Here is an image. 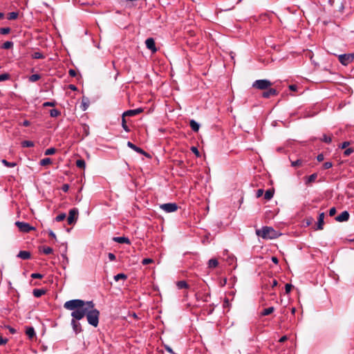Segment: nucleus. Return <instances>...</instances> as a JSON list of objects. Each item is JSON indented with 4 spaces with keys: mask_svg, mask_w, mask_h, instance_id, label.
<instances>
[{
    "mask_svg": "<svg viewBox=\"0 0 354 354\" xmlns=\"http://www.w3.org/2000/svg\"><path fill=\"white\" fill-rule=\"evenodd\" d=\"M92 301H85L82 299H72L64 303V307L72 310L71 316L78 320L86 317L88 323L94 327L99 324L100 311L94 308Z\"/></svg>",
    "mask_w": 354,
    "mask_h": 354,
    "instance_id": "obj_1",
    "label": "nucleus"
},
{
    "mask_svg": "<svg viewBox=\"0 0 354 354\" xmlns=\"http://www.w3.org/2000/svg\"><path fill=\"white\" fill-rule=\"evenodd\" d=\"M256 234L263 239H274L278 238L281 234L272 227L263 226L261 229L256 230Z\"/></svg>",
    "mask_w": 354,
    "mask_h": 354,
    "instance_id": "obj_2",
    "label": "nucleus"
},
{
    "mask_svg": "<svg viewBox=\"0 0 354 354\" xmlns=\"http://www.w3.org/2000/svg\"><path fill=\"white\" fill-rule=\"evenodd\" d=\"M272 83L268 80H257L252 83V88L258 90H267L271 86Z\"/></svg>",
    "mask_w": 354,
    "mask_h": 354,
    "instance_id": "obj_3",
    "label": "nucleus"
},
{
    "mask_svg": "<svg viewBox=\"0 0 354 354\" xmlns=\"http://www.w3.org/2000/svg\"><path fill=\"white\" fill-rule=\"evenodd\" d=\"M160 208L167 213H171L177 211L178 206L176 203H168L160 205Z\"/></svg>",
    "mask_w": 354,
    "mask_h": 354,
    "instance_id": "obj_4",
    "label": "nucleus"
},
{
    "mask_svg": "<svg viewBox=\"0 0 354 354\" xmlns=\"http://www.w3.org/2000/svg\"><path fill=\"white\" fill-rule=\"evenodd\" d=\"M79 211L77 208H72L69 210L67 222L68 225L74 224L78 218Z\"/></svg>",
    "mask_w": 354,
    "mask_h": 354,
    "instance_id": "obj_5",
    "label": "nucleus"
},
{
    "mask_svg": "<svg viewBox=\"0 0 354 354\" xmlns=\"http://www.w3.org/2000/svg\"><path fill=\"white\" fill-rule=\"evenodd\" d=\"M339 62L344 66H347L354 59V54H342L338 57Z\"/></svg>",
    "mask_w": 354,
    "mask_h": 354,
    "instance_id": "obj_6",
    "label": "nucleus"
},
{
    "mask_svg": "<svg viewBox=\"0 0 354 354\" xmlns=\"http://www.w3.org/2000/svg\"><path fill=\"white\" fill-rule=\"evenodd\" d=\"M15 225L17 226L19 230L22 232H29L31 230H34L35 227L31 226L29 223L21 221H17Z\"/></svg>",
    "mask_w": 354,
    "mask_h": 354,
    "instance_id": "obj_7",
    "label": "nucleus"
},
{
    "mask_svg": "<svg viewBox=\"0 0 354 354\" xmlns=\"http://www.w3.org/2000/svg\"><path fill=\"white\" fill-rule=\"evenodd\" d=\"M147 48L150 50L152 53H156L157 48L156 47L155 41L153 38H148L145 41Z\"/></svg>",
    "mask_w": 354,
    "mask_h": 354,
    "instance_id": "obj_8",
    "label": "nucleus"
},
{
    "mask_svg": "<svg viewBox=\"0 0 354 354\" xmlns=\"http://www.w3.org/2000/svg\"><path fill=\"white\" fill-rule=\"evenodd\" d=\"M264 91L262 93V97L264 98H269L271 96H275L278 94V91L273 88H269L267 90H263Z\"/></svg>",
    "mask_w": 354,
    "mask_h": 354,
    "instance_id": "obj_9",
    "label": "nucleus"
},
{
    "mask_svg": "<svg viewBox=\"0 0 354 354\" xmlns=\"http://www.w3.org/2000/svg\"><path fill=\"white\" fill-rule=\"evenodd\" d=\"M127 146L132 149L133 150H134L135 151H136L137 153H140V154H142L147 157H149V154L145 151L142 149L137 147L136 145H135L134 144H133L131 142L129 141L127 142Z\"/></svg>",
    "mask_w": 354,
    "mask_h": 354,
    "instance_id": "obj_10",
    "label": "nucleus"
},
{
    "mask_svg": "<svg viewBox=\"0 0 354 354\" xmlns=\"http://www.w3.org/2000/svg\"><path fill=\"white\" fill-rule=\"evenodd\" d=\"M77 321H78V319H76L73 317L71 320V325H72L73 329L76 334L80 333L82 330L81 324Z\"/></svg>",
    "mask_w": 354,
    "mask_h": 354,
    "instance_id": "obj_11",
    "label": "nucleus"
},
{
    "mask_svg": "<svg viewBox=\"0 0 354 354\" xmlns=\"http://www.w3.org/2000/svg\"><path fill=\"white\" fill-rule=\"evenodd\" d=\"M142 112V109L140 108H138V109H136L128 110V111L124 112L122 114H123V116L132 117V116L137 115Z\"/></svg>",
    "mask_w": 354,
    "mask_h": 354,
    "instance_id": "obj_12",
    "label": "nucleus"
},
{
    "mask_svg": "<svg viewBox=\"0 0 354 354\" xmlns=\"http://www.w3.org/2000/svg\"><path fill=\"white\" fill-rule=\"evenodd\" d=\"M349 213L347 211H344L335 218V220L337 222H344L347 221L349 219Z\"/></svg>",
    "mask_w": 354,
    "mask_h": 354,
    "instance_id": "obj_13",
    "label": "nucleus"
},
{
    "mask_svg": "<svg viewBox=\"0 0 354 354\" xmlns=\"http://www.w3.org/2000/svg\"><path fill=\"white\" fill-rule=\"evenodd\" d=\"M113 241L118 243L131 244V241L129 238L125 236H115L113 238Z\"/></svg>",
    "mask_w": 354,
    "mask_h": 354,
    "instance_id": "obj_14",
    "label": "nucleus"
},
{
    "mask_svg": "<svg viewBox=\"0 0 354 354\" xmlns=\"http://www.w3.org/2000/svg\"><path fill=\"white\" fill-rule=\"evenodd\" d=\"M324 216H325V214L324 212H322L319 214L317 230H321L323 229V226L324 224Z\"/></svg>",
    "mask_w": 354,
    "mask_h": 354,
    "instance_id": "obj_15",
    "label": "nucleus"
},
{
    "mask_svg": "<svg viewBox=\"0 0 354 354\" xmlns=\"http://www.w3.org/2000/svg\"><path fill=\"white\" fill-rule=\"evenodd\" d=\"M317 178V173H314V174L310 175L309 176L306 178L305 184L308 185L310 183H314L316 180Z\"/></svg>",
    "mask_w": 354,
    "mask_h": 354,
    "instance_id": "obj_16",
    "label": "nucleus"
},
{
    "mask_svg": "<svg viewBox=\"0 0 354 354\" xmlns=\"http://www.w3.org/2000/svg\"><path fill=\"white\" fill-rule=\"evenodd\" d=\"M17 257L22 259L27 260L30 258V253L28 251L22 250L19 252Z\"/></svg>",
    "mask_w": 354,
    "mask_h": 354,
    "instance_id": "obj_17",
    "label": "nucleus"
},
{
    "mask_svg": "<svg viewBox=\"0 0 354 354\" xmlns=\"http://www.w3.org/2000/svg\"><path fill=\"white\" fill-rule=\"evenodd\" d=\"M189 126L192 131L194 132H198L199 130L200 125L199 124L196 122L194 120H191L189 122Z\"/></svg>",
    "mask_w": 354,
    "mask_h": 354,
    "instance_id": "obj_18",
    "label": "nucleus"
},
{
    "mask_svg": "<svg viewBox=\"0 0 354 354\" xmlns=\"http://www.w3.org/2000/svg\"><path fill=\"white\" fill-rule=\"evenodd\" d=\"M274 310V307H269V308H265L263 310V311L261 313V316H267V315H270L271 313H272Z\"/></svg>",
    "mask_w": 354,
    "mask_h": 354,
    "instance_id": "obj_19",
    "label": "nucleus"
},
{
    "mask_svg": "<svg viewBox=\"0 0 354 354\" xmlns=\"http://www.w3.org/2000/svg\"><path fill=\"white\" fill-rule=\"evenodd\" d=\"M218 261L216 259H211L208 261V268H215L218 266Z\"/></svg>",
    "mask_w": 354,
    "mask_h": 354,
    "instance_id": "obj_20",
    "label": "nucleus"
},
{
    "mask_svg": "<svg viewBox=\"0 0 354 354\" xmlns=\"http://www.w3.org/2000/svg\"><path fill=\"white\" fill-rule=\"evenodd\" d=\"M26 334L30 337L32 338L35 336V331L33 327H28L26 330Z\"/></svg>",
    "mask_w": 354,
    "mask_h": 354,
    "instance_id": "obj_21",
    "label": "nucleus"
},
{
    "mask_svg": "<svg viewBox=\"0 0 354 354\" xmlns=\"http://www.w3.org/2000/svg\"><path fill=\"white\" fill-rule=\"evenodd\" d=\"M46 291L43 289H34L32 294L35 297H40L44 295Z\"/></svg>",
    "mask_w": 354,
    "mask_h": 354,
    "instance_id": "obj_22",
    "label": "nucleus"
},
{
    "mask_svg": "<svg viewBox=\"0 0 354 354\" xmlns=\"http://www.w3.org/2000/svg\"><path fill=\"white\" fill-rule=\"evenodd\" d=\"M274 195V191L272 189H268L266 191L264 194V198L267 201L270 200Z\"/></svg>",
    "mask_w": 354,
    "mask_h": 354,
    "instance_id": "obj_23",
    "label": "nucleus"
},
{
    "mask_svg": "<svg viewBox=\"0 0 354 354\" xmlns=\"http://www.w3.org/2000/svg\"><path fill=\"white\" fill-rule=\"evenodd\" d=\"M40 251H41L45 254H50L53 253V250L50 247L43 246L40 248Z\"/></svg>",
    "mask_w": 354,
    "mask_h": 354,
    "instance_id": "obj_24",
    "label": "nucleus"
},
{
    "mask_svg": "<svg viewBox=\"0 0 354 354\" xmlns=\"http://www.w3.org/2000/svg\"><path fill=\"white\" fill-rule=\"evenodd\" d=\"M176 286H177V287L179 289H183V288H189V285L187 284V283L185 281H178L177 283H176Z\"/></svg>",
    "mask_w": 354,
    "mask_h": 354,
    "instance_id": "obj_25",
    "label": "nucleus"
},
{
    "mask_svg": "<svg viewBox=\"0 0 354 354\" xmlns=\"http://www.w3.org/2000/svg\"><path fill=\"white\" fill-rule=\"evenodd\" d=\"M18 16H19L18 12H11L8 14L7 19L8 20H15V19H17Z\"/></svg>",
    "mask_w": 354,
    "mask_h": 354,
    "instance_id": "obj_26",
    "label": "nucleus"
},
{
    "mask_svg": "<svg viewBox=\"0 0 354 354\" xmlns=\"http://www.w3.org/2000/svg\"><path fill=\"white\" fill-rule=\"evenodd\" d=\"M22 147H34V142L30 140H24L21 143Z\"/></svg>",
    "mask_w": 354,
    "mask_h": 354,
    "instance_id": "obj_27",
    "label": "nucleus"
},
{
    "mask_svg": "<svg viewBox=\"0 0 354 354\" xmlns=\"http://www.w3.org/2000/svg\"><path fill=\"white\" fill-rule=\"evenodd\" d=\"M125 117L126 116H123V115H122V128L124 129V130L125 131L129 132L130 129H129V127L127 124V120L125 119Z\"/></svg>",
    "mask_w": 354,
    "mask_h": 354,
    "instance_id": "obj_28",
    "label": "nucleus"
},
{
    "mask_svg": "<svg viewBox=\"0 0 354 354\" xmlns=\"http://www.w3.org/2000/svg\"><path fill=\"white\" fill-rule=\"evenodd\" d=\"M51 163H52V160L50 158H46L41 159L39 162L41 166H46Z\"/></svg>",
    "mask_w": 354,
    "mask_h": 354,
    "instance_id": "obj_29",
    "label": "nucleus"
},
{
    "mask_svg": "<svg viewBox=\"0 0 354 354\" xmlns=\"http://www.w3.org/2000/svg\"><path fill=\"white\" fill-rule=\"evenodd\" d=\"M76 166L78 168L84 169L85 166H86V162H85L84 160H83V159H78V160H77V161H76Z\"/></svg>",
    "mask_w": 354,
    "mask_h": 354,
    "instance_id": "obj_30",
    "label": "nucleus"
},
{
    "mask_svg": "<svg viewBox=\"0 0 354 354\" xmlns=\"http://www.w3.org/2000/svg\"><path fill=\"white\" fill-rule=\"evenodd\" d=\"M88 105H89L88 100L87 99H86V100L83 99L80 107L82 111H86L88 109Z\"/></svg>",
    "mask_w": 354,
    "mask_h": 354,
    "instance_id": "obj_31",
    "label": "nucleus"
},
{
    "mask_svg": "<svg viewBox=\"0 0 354 354\" xmlns=\"http://www.w3.org/2000/svg\"><path fill=\"white\" fill-rule=\"evenodd\" d=\"M12 46H13V42L7 41L3 44V45L1 46V48L10 49V48H12Z\"/></svg>",
    "mask_w": 354,
    "mask_h": 354,
    "instance_id": "obj_32",
    "label": "nucleus"
},
{
    "mask_svg": "<svg viewBox=\"0 0 354 354\" xmlns=\"http://www.w3.org/2000/svg\"><path fill=\"white\" fill-rule=\"evenodd\" d=\"M1 162L6 166V167H14L17 165L16 162H8L5 159H3L1 160Z\"/></svg>",
    "mask_w": 354,
    "mask_h": 354,
    "instance_id": "obj_33",
    "label": "nucleus"
},
{
    "mask_svg": "<svg viewBox=\"0 0 354 354\" xmlns=\"http://www.w3.org/2000/svg\"><path fill=\"white\" fill-rule=\"evenodd\" d=\"M60 114L61 112L58 109H54L50 111V115L53 118L58 117Z\"/></svg>",
    "mask_w": 354,
    "mask_h": 354,
    "instance_id": "obj_34",
    "label": "nucleus"
},
{
    "mask_svg": "<svg viewBox=\"0 0 354 354\" xmlns=\"http://www.w3.org/2000/svg\"><path fill=\"white\" fill-rule=\"evenodd\" d=\"M41 78L40 75L39 74H33L29 77V81L31 82H35L39 80Z\"/></svg>",
    "mask_w": 354,
    "mask_h": 354,
    "instance_id": "obj_35",
    "label": "nucleus"
},
{
    "mask_svg": "<svg viewBox=\"0 0 354 354\" xmlns=\"http://www.w3.org/2000/svg\"><path fill=\"white\" fill-rule=\"evenodd\" d=\"M302 165H303V161L300 159H298L295 161L291 162V165L294 167H299L302 166Z\"/></svg>",
    "mask_w": 354,
    "mask_h": 354,
    "instance_id": "obj_36",
    "label": "nucleus"
},
{
    "mask_svg": "<svg viewBox=\"0 0 354 354\" xmlns=\"http://www.w3.org/2000/svg\"><path fill=\"white\" fill-rule=\"evenodd\" d=\"M127 276L125 274L120 273L114 276L115 281H118L120 279H126Z\"/></svg>",
    "mask_w": 354,
    "mask_h": 354,
    "instance_id": "obj_37",
    "label": "nucleus"
},
{
    "mask_svg": "<svg viewBox=\"0 0 354 354\" xmlns=\"http://www.w3.org/2000/svg\"><path fill=\"white\" fill-rule=\"evenodd\" d=\"M66 217V215L65 213H61L59 214V215H57L55 220L57 221V222H60V221H64Z\"/></svg>",
    "mask_w": 354,
    "mask_h": 354,
    "instance_id": "obj_38",
    "label": "nucleus"
},
{
    "mask_svg": "<svg viewBox=\"0 0 354 354\" xmlns=\"http://www.w3.org/2000/svg\"><path fill=\"white\" fill-rule=\"evenodd\" d=\"M11 32V28L9 27L1 28H0V34L1 35H8Z\"/></svg>",
    "mask_w": 354,
    "mask_h": 354,
    "instance_id": "obj_39",
    "label": "nucleus"
},
{
    "mask_svg": "<svg viewBox=\"0 0 354 354\" xmlns=\"http://www.w3.org/2000/svg\"><path fill=\"white\" fill-rule=\"evenodd\" d=\"M32 57L33 59H44V55L41 53H40V52H35L32 55Z\"/></svg>",
    "mask_w": 354,
    "mask_h": 354,
    "instance_id": "obj_40",
    "label": "nucleus"
},
{
    "mask_svg": "<svg viewBox=\"0 0 354 354\" xmlns=\"http://www.w3.org/2000/svg\"><path fill=\"white\" fill-rule=\"evenodd\" d=\"M55 152H56V149L54 147H50V148L47 149L45 151L44 154L46 156H50V155L54 154Z\"/></svg>",
    "mask_w": 354,
    "mask_h": 354,
    "instance_id": "obj_41",
    "label": "nucleus"
},
{
    "mask_svg": "<svg viewBox=\"0 0 354 354\" xmlns=\"http://www.w3.org/2000/svg\"><path fill=\"white\" fill-rule=\"evenodd\" d=\"M322 141L326 143H330L332 141L331 136H328L326 134L323 135V138L321 139Z\"/></svg>",
    "mask_w": 354,
    "mask_h": 354,
    "instance_id": "obj_42",
    "label": "nucleus"
},
{
    "mask_svg": "<svg viewBox=\"0 0 354 354\" xmlns=\"http://www.w3.org/2000/svg\"><path fill=\"white\" fill-rule=\"evenodd\" d=\"M10 75L8 73H3L0 75V82L9 80Z\"/></svg>",
    "mask_w": 354,
    "mask_h": 354,
    "instance_id": "obj_43",
    "label": "nucleus"
},
{
    "mask_svg": "<svg viewBox=\"0 0 354 354\" xmlns=\"http://www.w3.org/2000/svg\"><path fill=\"white\" fill-rule=\"evenodd\" d=\"M353 151L354 149L353 148L346 149V150L344 151V156L346 157L349 156Z\"/></svg>",
    "mask_w": 354,
    "mask_h": 354,
    "instance_id": "obj_44",
    "label": "nucleus"
},
{
    "mask_svg": "<svg viewBox=\"0 0 354 354\" xmlns=\"http://www.w3.org/2000/svg\"><path fill=\"white\" fill-rule=\"evenodd\" d=\"M322 167L324 169H328L333 167V163L331 162H326L323 164Z\"/></svg>",
    "mask_w": 354,
    "mask_h": 354,
    "instance_id": "obj_45",
    "label": "nucleus"
},
{
    "mask_svg": "<svg viewBox=\"0 0 354 354\" xmlns=\"http://www.w3.org/2000/svg\"><path fill=\"white\" fill-rule=\"evenodd\" d=\"M152 262H153V259H149V258H146V259H142V264L144 265V266H146V265H148V264H149V263H151Z\"/></svg>",
    "mask_w": 354,
    "mask_h": 354,
    "instance_id": "obj_46",
    "label": "nucleus"
},
{
    "mask_svg": "<svg viewBox=\"0 0 354 354\" xmlns=\"http://www.w3.org/2000/svg\"><path fill=\"white\" fill-rule=\"evenodd\" d=\"M292 288V284L286 283V286H285L286 293V294L290 293V292L291 291Z\"/></svg>",
    "mask_w": 354,
    "mask_h": 354,
    "instance_id": "obj_47",
    "label": "nucleus"
},
{
    "mask_svg": "<svg viewBox=\"0 0 354 354\" xmlns=\"http://www.w3.org/2000/svg\"><path fill=\"white\" fill-rule=\"evenodd\" d=\"M56 102L55 101L53 102H46L43 104V106H55Z\"/></svg>",
    "mask_w": 354,
    "mask_h": 354,
    "instance_id": "obj_48",
    "label": "nucleus"
},
{
    "mask_svg": "<svg viewBox=\"0 0 354 354\" xmlns=\"http://www.w3.org/2000/svg\"><path fill=\"white\" fill-rule=\"evenodd\" d=\"M31 277L32 279H42L43 278V275L40 273H32L31 274Z\"/></svg>",
    "mask_w": 354,
    "mask_h": 354,
    "instance_id": "obj_49",
    "label": "nucleus"
},
{
    "mask_svg": "<svg viewBox=\"0 0 354 354\" xmlns=\"http://www.w3.org/2000/svg\"><path fill=\"white\" fill-rule=\"evenodd\" d=\"M336 214V208L335 207H331L329 209V216H333Z\"/></svg>",
    "mask_w": 354,
    "mask_h": 354,
    "instance_id": "obj_50",
    "label": "nucleus"
},
{
    "mask_svg": "<svg viewBox=\"0 0 354 354\" xmlns=\"http://www.w3.org/2000/svg\"><path fill=\"white\" fill-rule=\"evenodd\" d=\"M108 257H109V260L111 261H115L116 259V257L113 253L109 252L108 254Z\"/></svg>",
    "mask_w": 354,
    "mask_h": 354,
    "instance_id": "obj_51",
    "label": "nucleus"
},
{
    "mask_svg": "<svg viewBox=\"0 0 354 354\" xmlns=\"http://www.w3.org/2000/svg\"><path fill=\"white\" fill-rule=\"evenodd\" d=\"M48 234H49V236H50L55 241H57L56 235L52 230H48Z\"/></svg>",
    "mask_w": 354,
    "mask_h": 354,
    "instance_id": "obj_52",
    "label": "nucleus"
},
{
    "mask_svg": "<svg viewBox=\"0 0 354 354\" xmlns=\"http://www.w3.org/2000/svg\"><path fill=\"white\" fill-rule=\"evenodd\" d=\"M7 342H8L7 338L0 337V346L6 344Z\"/></svg>",
    "mask_w": 354,
    "mask_h": 354,
    "instance_id": "obj_53",
    "label": "nucleus"
},
{
    "mask_svg": "<svg viewBox=\"0 0 354 354\" xmlns=\"http://www.w3.org/2000/svg\"><path fill=\"white\" fill-rule=\"evenodd\" d=\"M69 189V185L68 184H64L62 187V190L64 192H67Z\"/></svg>",
    "mask_w": 354,
    "mask_h": 354,
    "instance_id": "obj_54",
    "label": "nucleus"
},
{
    "mask_svg": "<svg viewBox=\"0 0 354 354\" xmlns=\"http://www.w3.org/2000/svg\"><path fill=\"white\" fill-rule=\"evenodd\" d=\"M263 189H259L257 191V198H259L261 197V196H263Z\"/></svg>",
    "mask_w": 354,
    "mask_h": 354,
    "instance_id": "obj_55",
    "label": "nucleus"
},
{
    "mask_svg": "<svg viewBox=\"0 0 354 354\" xmlns=\"http://www.w3.org/2000/svg\"><path fill=\"white\" fill-rule=\"evenodd\" d=\"M191 150L193 153H194L197 156H200V153H199V151L198 150V149L196 147H192L191 148Z\"/></svg>",
    "mask_w": 354,
    "mask_h": 354,
    "instance_id": "obj_56",
    "label": "nucleus"
},
{
    "mask_svg": "<svg viewBox=\"0 0 354 354\" xmlns=\"http://www.w3.org/2000/svg\"><path fill=\"white\" fill-rule=\"evenodd\" d=\"M350 145V142L348 141L344 142L342 143V145L339 146L342 149H346L348 145Z\"/></svg>",
    "mask_w": 354,
    "mask_h": 354,
    "instance_id": "obj_57",
    "label": "nucleus"
},
{
    "mask_svg": "<svg viewBox=\"0 0 354 354\" xmlns=\"http://www.w3.org/2000/svg\"><path fill=\"white\" fill-rule=\"evenodd\" d=\"M324 155H323L322 153H320V154H319V155L317 156V161H319V162H322V161H323V160H324Z\"/></svg>",
    "mask_w": 354,
    "mask_h": 354,
    "instance_id": "obj_58",
    "label": "nucleus"
},
{
    "mask_svg": "<svg viewBox=\"0 0 354 354\" xmlns=\"http://www.w3.org/2000/svg\"><path fill=\"white\" fill-rule=\"evenodd\" d=\"M68 73H69V75L71 77H75L77 75L75 71L73 69H70L68 71Z\"/></svg>",
    "mask_w": 354,
    "mask_h": 354,
    "instance_id": "obj_59",
    "label": "nucleus"
},
{
    "mask_svg": "<svg viewBox=\"0 0 354 354\" xmlns=\"http://www.w3.org/2000/svg\"><path fill=\"white\" fill-rule=\"evenodd\" d=\"M287 339H288V337H287L286 335H283V336H282V337L279 339V342L280 343H283V342H286Z\"/></svg>",
    "mask_w": 354,
    "mask_h": 354,
    "instance_id": "obj_60",
    "label": "nucleus"
},
{
    "mask_svg": "<svg viewBox=\"0 0 354 354\" xmlns=\"http://www.w3.org/2000/svg\"><path fill=\"white\" fill-rule=\"evenodd\" d=\"M22 125L24 127H28L30 125V122L28 121V120H24L23 122H22Z\"/></svg>",
    "mask_w": 354,
    "mask_h": 354,
    "instance_id": "obj_61",
    "label": "nucleus"
},
{
    "mask_svg": "<svg viewBox=\"0 0 354 354\" xmlns=\"http://www.w3.org/2000/svg\"><path fill=\"white\" fill-rule=\"evenodd\" d=\"M289 88H290V90L295 91L297 89V86L295 84H291L289 86Z\"/></svg>",
    "mask_w": 354,
    "mask_h": 354,
    "instance_id": "obj_62",
    "label": "nucleus"
},
{
    "mask_svg": "<svg viewBox=\"0 0 354 354\" xmlns=\"http://www.w3.org/2000/svg\"><path fill=\"white\" fill-rule=\"evenodd\" d=\"M271 260L275 264H277L279 263V260L276 257H272Z\"/></svg>",
    "mask_w": 354,
    "mask_h": 354,
    "instance_id": "obj_63",
    "label": "nucleus"
},
{
    "mask_svg": "<svg viewBox=\"0 0 354 354\" xmlns=\"http://www.w3.org/2000/svg\"><path fill=\"white\" fill-rule=\"evenodd\" d=\"M277 284H278V282H277V281L276 279H273V280L272 281L271 285H272V288H274V287L277 286Z\"/></svg>",
    "mask_w": 354,
    "mask_h": 354,
    "instance_id": "obj_64",
    "label": "nucleus"
}]
</instances>
